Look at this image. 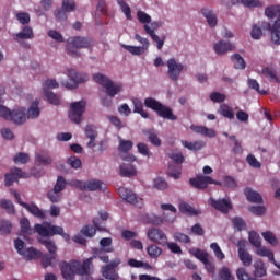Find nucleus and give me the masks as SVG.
I'll use <instances>...</instances> for the list:
<instances>
[{
    "mask_svg": "<svg viewBox=\"0 0 280 280\" xmlns=\"http://www.w3.org/2000/svg\"><path fill=\"white\" fill-rule=\"evenodd\" d=\"M105 253L106 250H104V248H94L92 249V256L83 260V264L79 260H71L69 262L65 260L61 261L59 268L63 279L73 280L75 279V275H80V277L91 275V272H93V259H100L103 264H108L110 258Z\"/></svg>",
    "mask_w": 280,
    "mask_h": 280,
    "instance_id": "nucleus-1",
    "label": "nucleus"
},
{
    "mask_svg": "<svg viewBox=\"0 0 280 280\" xmlns=\"http://www.w3.org/2000/svg\"><path fill=\"white\" fill-rule=\"evenodd\" d=\"M93 80L96 82V84H100V86L105 89L107 96L101 100L102 106L105 108H110V106H113V97H115V95H119V93L124 91V85L121 83L115 84L113 80L102 73L93 74Z\"/></svg>",
    "mask_w": 280,
    "mask_h": 280,
    "instance_id": "nucleus-2",
    "label": "nucleus"
},
{
    "mask_svg": "<svg viewBox=\"0 0 280 280\" xmlns=\"http://www.w3.org/2000/svg\"><path fill=\"white\" fill-rule=\"evenodd\" d=\"M144 106L154 110V113H156L159 117H162V119H167L168 121H176L178 119V116H176L168 106L163 105V103L155 98L147 97L144 100Z\"/></svg>",
    "mask_w": 280,
    "mask_h": 280,
    "instance_id": "nucleus-3",
    "label": "nucleus"
},
{
    "mask_svg": "<svg viewBox=\"0 0 280 280\" xmlns=\"http://www.w3.org/2000/svg\"><path fill=\"white\" fill-rule=\"evenodd\" d=\"M89 47H91V38L74 36L68 38L66 50L68 56H71V58H80L81 54L78 49H89Z\"/></svg>",
    "mask_w": 280,
    "mask_h": 280,
    "instance_id": "nucleus-4",
    "label": "nucleus"
},
{
    "mask_svg": "<svg viewBox=\"0 0 280 280\" xmlns=\"http://www.w3.org/2000/svg\"><path fill=\"white\" fill-rule=\"evenodd\" d=\"M34 230L42 237H54V235H61L66 242H69L71 237L68 233H65V229L62 226L52 225L51 223H37L34 226Z\"/></svg>",
    "mask_w": 280,
    "mask_h": 280,
    "instance_id": "nucleus-5",
    "label": "nucleus"
},
{
    "mask_svg": "<svg viewBox=\"0 0 280 280\" xmlns=\"http://www.w3.org/2000/svg\"><path fill=\"white\" fill-rule=\"evenodd\" d=\"M84 110H86V101L82 100L79 102L71 103L70 110L68 113L70 121H73V124H81Z\"/></svg>",
    "mask_w": 280,
    "mask_h": 280,
    "instance_id": "nucleus-6",
    "label": "nucleus"
},
{
    "mask_svg": "<svg viewBox=\"0 0 280 280\" xmlns=\"http://www.w3.org/2000/svg\"><path fill=\"white\" fill-rule=\"evenodd\" d=\"M68 81H62L61 84L66 86V89H78L79 84L82 82H89V75L78 73L74 69H68Z\"/></svg>",
    "mask_w": 280,
    "mask_h": 280,
    "instance_id": "nucleus-7",
    "label": "nucleus"
},
{
    "mask_svg": "<svg viewBox=\"0 0 280 280\" xmlns=\"http://www.w3.org/2000/svg\"><path fill=\"white\" fill-rule=\"evenodd\" d=\"M135 40L140 43L142 46H130V45H122V49H126V51H129L131 56H141V54H145L148 49L150 48V40L145 37H141V35L136 34Z\"/></svg>",
    "mask_w": 280,
    "mask_h": 280,
    "instance_id": "nucleus-8",
    "label": "nucleus"
},
{
    "mask_svg": "<svg viewBox=\"0 0 280 280\" xmlns=\"http://www.w3.org/2000/svg\"><path fill=\"white\" fill-rule=\"evenodd\" d=\"M40 244H43V246H45V248H47L48 253H50L51 256H49L48 254H45L42 257V266L43 268H49V266H51V261H54V259H56V250H58V247L56 246V243H54V241L51 240H39Z\"/></svg>",
    "mask_w": 280,
    "mask_h": 280,
    "instance_id": "nucleus-9",
    "label": "nucleus"
},
{
    "mask_svg": "<svg viewBox=\"0 0 280 280\" xmlns=\"http://www.w3.org/2000/svg\"><path fill=\"white\" fill-rule=\"evenodd\" d=\"M166 67L168 69L167 75L172 82L180 80V73H183V69H185L183 63H178L175 58H170L166 62Z\"/></svg>",
    "mask_w": 280,
    "mask_h": 280,
    "instance_id": "nucleus-10",
    "label": "nucleus"
},
{
    "mask_svg": "<svg viewBox=\"0 0 280 280\" xmlns=\"http://www.w3.org/2000/svg\"><path fill=\"white\" fill-rule=\"evenodd\" d=\"M133 145L135 142L131 140L119 139L118 151L120 152V159H122V161H128L129 163L137 161V158L133 154L128 153L132 150Z\"/></svg>",
    "mask_w": 280,
    "mask_h": 280,
    "instance_id": "nucleus-11",
    "label": "nucleus"
},
{
    "mask_svg": "<svg viewBox=\"0 0 280 280\" xmlns=\"http://www.w3.org/2000/svg\"><path fill=\"white\" fill-rule=\"evenodd\" d=\"M32 38H34V30H32L31 26H24L20 33L13 35V40L20 43L21 47H24V49H30V43L21 40H32Z\"/></svg>",
    "mask_w": 280,
    "mask_h": 280,
    "instance_id": "nucleus-12",
    "label": "nucleus"
},
{
    "mask_svg": "<svg viewBox=\"0 0 280 280\" xmlns=\"http://www.w3.org/2000/svg\"><path fill=\"white\" fill-rule=\"evenodd\" d=\"M118 195L122 200L129 202V205H135L136 207H141V205H143V199L138 197L137 194L132 192V190L126 187L118 188Z\"/></svg>",
    "mask_w": 280,
    "mask_h": 280,
    "instance_id": "nucleus-13",
    "label": "nucleus"
},
{
    "mask_svg": "<svg viewBox=\"0 0 280 280\" xmlns=\"http://www.w3.org/2000/svg\"><path fill=\"white\" fill-rule=\"evenodd\" d=\"M209 205L213 207L217 211H220V213L228 214L231 209H233V202L230 198H222V199H209Z\"/></svg>",
    "mask_w": 280,
    "mask_h": 280,
    "instance_id": "nucleus-14",
    "label": "nucleus"
},
{
    "mask_svg": "<svg viewBox=\"0 0 280 280\" xmlns=\"http://www.w3.org/2000/svg\"><path fill=\"white\" fill-rule=\"evenodd\" d=\"M147 236L150 242H154V244L159 246H165L167 244V235H165V232L161 229H149Z\"/></svg>",
    "mask_w": 280,
    "mask_h": 280,
    "instance_id": "nucleus-15",
    "label": "nucleus"
},
{
    "mask_svg": "<svg viewBox=\"0 0 280 280\" xmlns=\"http://www.w3.org/2000/svg\"><path fill=\"white\" fill-rule=\"evenodd\" d=\"M93 225H94V228H93ZM93 225H84L81 229L82 235H84L85 237H94V235H95V233H97V231H106V228L104 225H102V223L100 222V218L93 219Z\"/></svg>",
    "mask_w": 280,
    "mask_h": 280,
    "instance_id": "nucleus-16",
    "label": "nucleus"
},
{
    "mask_svg": "<svg viewBox=\"0 0 280 280\" xmlns=\"http://www.w3.org/2000/svg\"><path fill=\"white\" fill-rule=\"evenodd\" d=\"M5 182L4 185L5 187H12L19 178H25V173L21 168L13 167L10 170L9 173L4 175Z\"/></svg>",
    "mask_w": 280,
    "mask_h": 280,
    "instance_id": "nucleus-17",
    "label": "nucleus"
},
{
    "mask_svg": "<svg viewBox=\"0 0 280 280\" xmlns=\"http://www.w3.org/2000/svg\"><path fill=\"white\" fill-rule=\"evenodd\" d=\"M265 15L268 19H276L272 27H275V30H280V4L267 7L265 9Z\"/></svg>",
    "mask_w": 280,
    "mask_h": 280,
    "instance_id": "nucleus-18",
    "label": "nucleus"
},
{
    "mask_svg": "<svg viewBox=\"0 0 280 280\" xmlns=\"http://www.w3.org/2000/svg\"><path fill=\"white\" fill-rule=\"evenodd\" d=\"M10 121L16 124V126H21L27 121V110L25 107H18L11 110Z\"/></svg>",
    "mask_w": 280,
    "mask_h": 280,
    "instance_id": "nucleus-19",
    "label": "nucleus"
},
{
    "mask_svg": "<svg viewBox=\"0 0 280 280\" xmlns=\"http://www.w3.org/2000/svg\"><path fill=\"white\" fill-rule=\"evenodd\" d=\"M191 187L195 189H207L211 183V176L197 175L189 179Z\"/></svg>",
    "mask_w": 280,
    "mask_h": 280,
    "instance_id": "nucleus-20",
    "label": "nucleus"
},
{
    "mask_svg": "<svg viewBox=\"0 0 280 280\" xmlns=\"http://www.w3.org/2000/svg\"><path fill=\"white\" fill-rule=\"evenodd\" d=\"M244 242H238V259H241L243 266H252L253 265V256L244 249Z\"/></svg>",
    "mask_w": 280,
    "mask_h": 280,
    "instance_id": "nucleus-21",
    "label": "nucleus"
},
{
    "mask_svg": "<svg viewBox=\"0 0 280 280\" xmlns=\"http://www.w3.org/2000/svg\"><path fill=\"white\" fill-rule=\"evenodd\" d=\"M213 49L218 56H222L228 54V51H233V49H235V45L231 44V42L220 40L214 45Z\"/></svg>",
    "mask_w": 280,
    "mask_h": 280,
    "instance_id": "nucleus-22",
    "label": "nucleus"
},
{
    "mask_svg": "<svg viewBox=\"0 0 280 280\" xmlns=\"http://www.w3.org/2000/svg\"><path fill=\"white\" fill-rule=\"evenodd\" d=\"M201 14L202 16H205L209 27H215V25H218V15L213 10L208 8H202Z\"/></svg>",
    "mask_w": 280,
    "mask_h": 280,
    "instance_id": "nucleus-23",
    "label": "nucleus"
},
{
    "mask_svg": "<svg viewBox=\"0 0 280 280\" xmlns=\"http://www.w3.org/2000/svg\"><path fill=\"white\" fill-rule=\"evenodd\" d=\"M244 195L246 196L248 202H253L254 205H264V197L252 188H245Z\"/></svg>",
    "mask_w": 280,
    "mask_h": 280,
    "instance_id": "nucleus-24",
    "label": "nucleus"
},
{
    "mask_svg": "<svg viewBox=\"0 0 280 280\" xmlns=\"http://www.w3.org/2000/svg\"><path fill=\"white\" fill-rule=\"evenodd\" d=\"M190 130H192V132H196V135L209 137V139H213L215 137V130L207 128L205 126L191 125Z\"/></svg>",
    "mask_w": 280,
    "mask_h": 280,
    "instance_id": "nucleus-25",
    "label": "nucleus"
},
{
    "mask_svg": "<svg viewBox=\"0 0 280 280\" xmlns=\"http://www.w3.org/2000/svg\"><path fill=\"white\" fill-rule=\"evenodd\" d=\"M183 148H186V150H190V152H198L207 145L202 140H196V141H187V140H182L180 141Z\"/></svg>",
    "mask_w": 280,
    "mask_h": 280,
    "instance_id": "nucleus-26",
    "label": "nucleus"
},
{
    "mask_svg": "<svg viewBox=\"0 0 280 280\" xmlns=\"http://www.w3.org/2000/svg\"><path fill=\"white\" fill-rule=\"evenodd\" d=\"M85 136L90 141L88 142V148H95L97 143L95 142V139H97V129L93 125H88L85 127Z\"/></svg>",
    "mask_w": 280,
    "mask_h": 280,
    "instance_id": "nucleus-27",
    "label": "nucleus"
},
{
    "mask_svg": "<svg viewBox=\"0 0 280 280\" xmlns=\"http://www.w3.org/2000/svg\"><path fill=\"white\" fill-rule=\"evenodd\" d=\"M266 275H268V271L266 269V264H264V260H256L254 262V279H261L262 277H266Z\"/></svg>",
    "mask_w": 280,
    "mask_h": 280,
    "instance_id": "nucleus-28",
    "label": "nucleus"
},
{
    "mask_svg": "<svg viewBox=\"0 0 280 280\" xmlns=\"http://www.w3.org/2000/svg\"><path fill=\"white\" fill-rule=\"evenodd\" d=\"M257 250V255H259V257H268L269 261H271L272 264H275L276 268L280 269V265H278L277 260H275V254L272 253V250L259 245L258 247H256Z\"/></svg>",
    "mask_w": 280,
    "mask_h": 280,
    "instance_id": "nucleus-29",
    "label": "nucleus"
},
{
    "mask_svg": "<svg viewBox=\"0 0 280 280\" xmlns=\"http://www.w3.org/2000/svg\"><path fill=\"white\" fill-rule=\"evenodd\" d=\"M144 32L152 38L153 43H156L158 49H163V45H165V36L162 38L159 37L155 32L150 30V25H144Z\"/></svg>",
    "mask_w": 280,
    "mask_h": 280,
    "instance_id": "nucleus-30",
    "label": "nucleus"
},
{
    "mask_svg": "<svg viewBox=\"0 0 280 280\" xmlns=\"http://www.w3.org/2000/svg\"><path fill=\"white\" fill-rule=\"evenodd\" d=\"M143 135L148 137L151 145H154L155 148H161L162 141L161 138H159V133L154 129H147L143 131Z\"/></svg>",
    "mask_w": 280,
    "mask_h": 280,
    "instance_id": "nucleus-31",
    "label": "nucleus"
},
{
    "mask_svg": "<svg viewBox=\"0 0 280 280\" xmlns=\"http://www.w3.org/2000/svg\"><path fill=\"white\" fill-rule=\"evenodd\" d=\"M120 176L124 178H132V176L137 175V168L132 164H120Z\"/></svg>",
    "mask_w": 280,
    "mask_h": 280,
    "instance_id": "nucleus-32",
    "label": "nucleus"
},
{
    "mask_svg": "<svg viewBox=\"0 0 280 280\" xmlns=\"http://www.w3.org/2000/svg\"><path fill=\"white\" fill-rule=\"evenodd\" d=\"M23 209H26L28 213H32L35 218H39V220H45V212L38 208L35 203L28 205V203H23Z\"/></svg>",
    "mask_w": 280,
    "mask_h": 280,
    "instance_id": "nucleus-33",
    "label": "nucleus"
},
{
    "mask_svg": "<svg viewBox=\"0 0 280 280\" xmlns=\"http://www.w3.org/2000/svg\"><path fill=\"white\" fill-rule=\"evenodd\" d=\"M23 253L24 254H22V257H24V259H26V261H32V259H40V257H43V253L40 250H37L34 247L24 249Z\"/></svg>",
    "mask_w": 280,
    "mask_h": 280,
    "instance_id": "nucleus-34",
    "label": "nucleus"
},
{
    "mask_svg": "<svg viewBox=\"0 0 280 280\" xmlns=\"http://www.w3.org/2000/svg\"><path fill=\"white\" fill-rule=\"evenodd\" d=\"M88 191H106V184L102 180L92 179L86 182Z\"/></svg>",
    "mask_w": 280,
    "mask_h": 280,
    "instance_id": "nucleus-35",
    "label": "nucleus"
},
{
    "mask_svg": "<svg viewBox=\"0 0 280 280\" xmlns=\"http://www.w3.org/2000/svg\"><path fill=\"white\" fill-rule=\"evenodd\" d=\"M35 162L47 167V165H51V163H54V159H51L49 153L40 152L35 155Z\"/></svg>",
    "mask_w": 280,
    "mask_h": 280,
    "instance_id": "nucleus-36",
    "label": "nucleus"
},
{
    "mask_svg": "<svg viewBox=\"0 0 280 280\" xmlns=\"http://www.w3.org/2000/svg\"><path fill=\"white\" fill-rule=\"evenodd\" d=\"M133 104V113H137L140 115L143 119H148L150 117V114L143 109V102L139 98H133L132 100Z\"/></svg>",
    "mask_w": 280,
    "mask_h": 280,
    "instance_id": "nucleus-37",
    "label": "nucleus"
},
{
    "mask_svg": "<svg viewBox=\"0 0 280 280\" xmlns=\"http://www.w3.org/2000/svg\"><path fill=\"white\" fill-rule=\"evenodd\" d=\"M40 104V100L36 98L27 110V118L28 119H36L38 115H40V108H38V105Z\"/></svg>",
    "mask_w": 280,
    "mask_h": 280,
    "instance_id": "nucleus-38",
    "label": "nucleus"
},
{
    "mask_svg": "<svg viewBox=\"0 0 280 280\" xmlns=\"http://www.w3.org/2000/svg\"><path fill=\"white\" fill-rule=\"evenodd\" d=\"M147 255H149L151 259H159L160 256L163 255V249L156 244H150L147 247Z\"/></svg>",
    "mask_w": 280,
    "mask_h": 280,
    "instance_id": "nucleus-39",
    "label": "nucleus"
},
{
    "mask_svg": "<svg viewBox=\"0 0 280 280\" xmlns=\"http://www.w3.org/2000/svg\"><path fill=\"white\" fill-rule=\"evenodd\" d=\"M212 280H235V277H233L229 267H222L218 272V277L212 278Z\"/></svg>",
    "mask_w": 280,
    "mask_h": 280,
    "instance_id": "nucleus-40",
    "label": "nucleus"
},
{
    "mask_svg": "<svg viewBox=\"0 0 280 280\" xmlns=\"http://www.w3.org/2000/svg\"><path fill=\"white\" fill-rule=\"evenodd\" d=\"M219 114L225 119H235V112L228 104H221L219 107Z\"/></svg>",
    "mask_w": 280,
    "mask_h": 280,
    "instance_id": "nucleus-41",
    "label": "nucleus"
},
{
    "mask_svg": "<svg viewBox=\"0 0 280 280\" xmlns=\"http://www.w3.org/2000/svg\"><path fill=\"white\" fill-rule=\"evenodd\" d=\"M231 60L234 65V69L244 70L246 69V60L242 58V55L234 54L231 56Z\"/></svg>",
    "mask_w": 280,
    "mask_h": 280,
    "instance_id": "nucleus-42",
    "label": "nucleus"
},
{
    "mask_svg": "<svg viewBox=\"0 0 280 280\" xmlns=\"http://www.w3.org/2000/svg\"><path fill=\"white\" fill-rule=\"evenodd\" d=\"M127 265L130 266V268H144V270H152V266L150 264L137 260L135 258H130L127 261Z\"/></svg>",
    "mask_w": 280,
    "mask_h": 280,
    "instance_id": "nucleus-43",
    "label": "nucleus"
},
{
    "mask_svg": "<svg viewBox=\"0 0 280 280\" xmlns=\"http://www.w3.org/2000/svg\"><path fill=\"white\" fill-rule=\"evenodd\" d=\"M180 174H183V167L180 165H168L167 175L171 176V178L178 180V178H180Z\"/></svg>",
    "mask_w": 280,
    "mask_h": 280,
    "instance_id": "nucleus-44",
    "label": "nucleus"
},
{
    "mask_svg": "<svg viewBox=\"0 0 280 280\" xmlns=\"http://www.w3.org/2000/svg\"><path fill=\"white\" fill-rule=\"evenodd\" d=\"M44 98L46 102H49V104H52L54 106H60V96L54 92L45 91Z\"/></svg>",
    "mask_w": 280,
    "mask_h": 280,
    "instance_id": "nucleus-45",
    "label": "nucleus"
},
{
    "mask_svg": "<svg viewBox=\"0 0 280 280\" xmlns=\"http://www.w3.org/2000/svg\"><path fill=\"white\" fill-rule=\"evenodd\" d=\"M100 246L105 250V253H115V248L113 247V238L104 237L100 241Z\"/></svg>",
    "mask_w": 280,
    "mask_h": 280,
    "instance_id": "nucleus-46",
    "label": "nucleus"
},
{
    "mask_svg": "<svg viewBox=\"0 0 280 280\" xmlns=\"http://www.w3.org/2000/svg\"><path fill=\"white\" fill-rule=\"evenodd\" d=\"M190 253L196 259H199L201 264H207V260H209V254L200 248L192 249Z\"/></svg>",
    "mask_w": 280,
    "mask_h": 280,
    "instance_id": "nucleus-47",
    "label": "nucleus"
},
{
    "mask_svg": "<svg viewBox=\"0 0 280 280\" xmlns=\"http://www.w3.org/2000/svg\"><path fill=\"white\" fill-rule=\"evenodd\" d=\"M262 75L267 78L270 82H280L279 77H277V70L271 68H264L262 69Z\"/></svg>",
    "mask_w": 280,
    "mask_h": 280,
    "instance_id": "nucleus-48",
    "label": "nucleus"
},
{
    "mask_svg": "<svg viewBox=\"0 0 280 280\" xmlns=\"http://www.w3.org/2000/svg\"><path fill=\"white\" fill-rule=\"evenodd\" d=\"M179 211L180 213H185L186 215H198L196 209H194V207H191V205L187 202L179 203Z\"/></svg>",
    "mask_w": 280,
    "mask_h": 280,
    "instance_id": "nucleus-49",
    "label": "nucleus"
},
{
    "mask_svg": "<svg viewBox=\"0 0 280 280\" xmlns=\"http://www.w3.org/2000/svg\"><path fill=\"white\" fill-rule=\"evenodd\" d=\"M242 3L245 8H261L264 5L259 0H234L233 4Z\"/></svg>",
    "mask_w": 280,
    "mask_h": 280,
    "instance_id": "nucleus-50",
    "label": "nucleus"
},
{
    "mask_svg": "<svg viewBox=\"0 0 280 280\" xmlns=\"http://www.w3.org/2000/svg\"><path fill=\"white\" fill-rule=\"evenodd\" d=\"M0 207L1 209L7 210V213H10L11 215H14L16 213V210L14 209V203H12V201L8 199H1Z\"/></svg>",
    "mask_w": 280,
    "mask_h": 280,
    "instance_id": "nucleus-51",
    "label": "nucleus"
},
{
    "mask_svg": "<svg viewBox=\"0 0 280 280\" xmlns=\"http://www.w3.org/2000/svg\"><path fill=\"white\" fill-rule=\"evenodd\" d=\"M153 187L159 191H165V189L168 187V184L163 177H158L153 179Z\"/></svg>",
    "mask_w": 280,
    "mask_h": 280,
    "instance_id": "nucleus-52",
    "label": "nucleus"
},
{
    "mask_svg": "<svg viewBox=\"0 0 280 280\" xmlns=\"http://www.w3.org/2000/svg\"><path fill=\"white\" fill-rule=\"evenodd\" d=\"M236 277L238 280H259L255 277H250V273L246 272V268L241 267L236 270Z\"/></svg>",
    "mask_w": 280,
    "mask_h": 280,
    "instance_id": "nucleus-53",
    "label": "nucleus"
},
{
    "mask_svg": "<svg viewBox=\"0 0 280 280\" xmlns=\"http://www.w3.org/2000/svg\"><path fill=\"white\" fill-rule=\"evenodd\" d=\"M137 18L139 23H142L143 27H145V25H148L149 23H152V16L143 11H138Z\"/></svg>",
    "mask_w": 280,
    "mask_h": 280,
    "instance_id": "nucleus-54",
    "label": "nucleus"
},
{
    "mask_svg": "<svg viewBox=\"0 0 280 280\" xmlns=\"http://www.w3.org/2000/svg\"><path fill=\"white\" fill-rule=\"evenodd\" d=\"M20 226H21L22 233L26 235H32V233L34 232V230H32V228L30 226V220L25 218L20 220Z\"/></svg>",
    "mask_w": 280,
    "mask_h": 280,
    "instance_id": "nucleus-55",
    "label": "nucleus"
},
{
    "mask_svg": "<svg viewBox=\"0 0 280 280\" xmlns=\"http://www.w3.org/2000/svg\"><path fill=\"white\" fill-rule=\"evenodd\" d=\"M261 235H262L264 240H266V242L271 244V246H277V244H279L277 236H275V234L272 232H270V231L262 232Z\"/></svg>",
    "mask_w": 280,
    "mask_h": 280,
    "instance_id": "nucleus-56",
    "label": "nucleus"
},
{
    "mask_svg": "<svg viewBox=\"0 0 280 280\" xmlns=\"http://www.w3.org/2000/svg\"><path fill=\"white\" fill-rule=\"evenodd\" d=\"M168 158H171L176 165H183V163H185V155L180 152H172L168 154Z\"/></svg>",
    "mask_w": 280,
    "mask_h": 280,
    "instance_id": "nucleus-57",
    "label": "nucleus"
},
{
    "mask_svg": "<svg viewBox=\"0 0 280 280\" xmlns=\"http://www.w3.org/2000/svg\"><path fill=\"white\" fill-rule=\"evenodd\" d=\"M14 163L25 165L30 162V155L27 153L20 152L13 158Z\"/></svg>",
    "mask_w": 280,
    "mask_h": 280,
    "instance_id": "nucleus-58",
    "label": "nucleus"
},
{
    "mask_svg": "<svg viewBox=\"0 0 280 280\" xmlns=\"http://www.w3.org/2000/svg\"><path fill=\"white\" fill-rule=\"evenodd\" d=\"M246 161L250 167H254V170H260L261 168V162L257 161V158L253 154H248L246 156Z\"/></svg>",
    "mask_w": 280,
    "mask_h": 280,
    "instance_id": "nucleus-59",
    "label": "nucleus"
},
{
    "mask_svg": "<svg viewBox=\"0 0 280 280\" xmlns=\"http://www.w3.org/2000/svg\"><path fill=\"white\" fill-rule=\"evenodd\" d=\"M249 243L252 246H255V248H258L261 246V237L256 232H249Z\"/></svg>",
    "mask_w": 280,
    "mask_h": 280,
    "instance_id": "nucleus-60",
    "label": "nucleus"
},
{
    "mask_svg": "<svg viewBox=\"0 0 280 280\" xmlns=\"http://www.w3.org/2000/svg\"><path fill=\"white\" fill-rule=\"evenodd\" d=\"M210 248L211 250H213L217 259H220V261L224 259V252H222V248H220V245H218V243H211Z\"/></svg>",
    "mask_w": 280,
    "mask_h": 280,
    "instance_id": "nucleus-61",
    "label": "nucleus"
},
{
    "mask_svg": "<svg viewBox=\"0 0 280 280\" xmlns=\"http://www.w3.org/2000/svg\"><path fill=\"white\" fill-rule=\"evenodd\" d=\"M248 211L254 215H264L266 213V207L264 206H250Z\"/></svg>",
    "mask_w": 280,
    "mask_h": 280,
    "instance_id": "nucleus-62",
    "label": "nucleus"
},
{
    "mask_svg": "<svg viewBox=\"0 0 280 280\" xmlns=\"http://www.w3.org/2000/svg\"><path fill=\"white\" fill-rule=\"evenodd\" d=\"M232 222L237 231H244V229H246V222H244V219H242L241 217H235Z\"/></svg>",
    "mask_w": 280,
    "mask_h": 280,
    "instance_id": "nucleus-63",
    "label": "nucleus"
},
{
    "mask_svg": "<svg viewBox=\"0 0 280 280\" xmlns=\"http://www.w3.org/2000/svg\"><path fill=\"white\" fill-rule=\"evenodd\" d=\"M271 42L273 45H280V28H271Z\"/></svg>",
    "mask_w": 280,
    "mask_h": 280,
    "instance_id": "nucleus-64",
    "label": "nucleus"
}]
</instances>
